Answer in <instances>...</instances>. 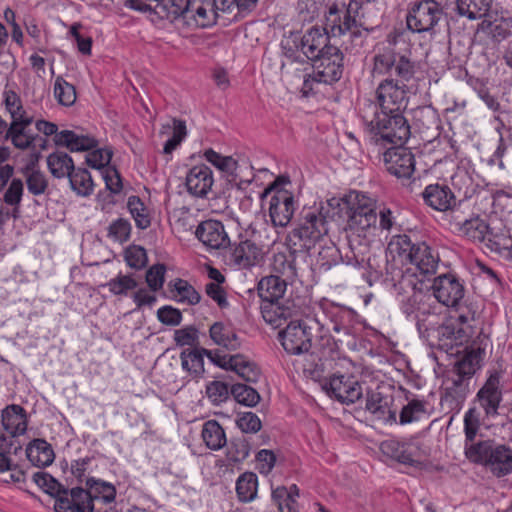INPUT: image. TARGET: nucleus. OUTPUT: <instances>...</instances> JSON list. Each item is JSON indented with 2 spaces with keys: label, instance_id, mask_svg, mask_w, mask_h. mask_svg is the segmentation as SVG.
I'll list each match as a JSON object with an SVG mask.
<instances>
[{
  "label": "nucleus",
  "instance_id": "obj_32",
  "mask_svg": "<svg viewBox=\"0 0 512 512\" xmlns=\"http://www.w3.org/2000/svg\"><path fill=\"white\" fill-rule=\"evenodd\" d=\"M211 340L228 351H236L241 346L237 333L222 322H215L209 330Z\"/></svg>",
  "mask_w": 512,
  "mask_h": 512
},
{
  "label": "nucleus",
  "instance_id": "obj_17",
  "mask_svg": "<svg viewBox=\"0 0 512 512\" xmlns=\"http://www.w3.org/2000/svg\"><path fill=\"white\" fill-rule=\"evenodd\" d=\"M214 183L213 172L205 164L190 168L185 177V186L190 195L204 198L211 191Z\"/></svg>",
  "mask_w": 512,
  "mask_h": 512
},
{
  "label": "nucleus",
  "instance_id": "obj_53",
  "mask_svg": "<svg viewBox=\"0 0 512 512\" xmlns=\"http://www.w3.org/2000/svg\"><path fill=\"white\" fill-rule=\"evenodd\" d=\"M397 53L391 45L374 56L373 74H386L391 71L396 62Z\"/></svg>",
  "mask_w": 512,
  "mask_h": 512
},
{
  "label": "nucleus",
  "instance_id": "obj_6",
  "mask_svg": "<svg viewBox=\"0 0 512 512\" xmlns=\"http://www.w3.org/2000/svg\"><path fill=\"white\" fill-rule=\"evenodd\" d=\"M288 183V178L279 177L264 191V195L273 193L269 202V216L275 227H286L296 210L293 193L280 187Z\"/></svg>",
  "mask_w": 512,
  "mask_h": 512
},
{
  "label": "nucleus",
  "instance_id": "obj_3",
  "mask_svg": "<svg viewBox=\"0 0 512 512\" xmlns=\"http://www.w3.org/2000/svg\"><path fill=\"white\" fill-rule=\"evenodd\" d=\"M328 52L314 59L312 62V75L304 76L301 87L303 96H309L314 91L315 84L332 85L338 82L344 70V55L336 48H328Z\"/></svg>",
  "mask_w": 512,
  "mask_h": 512
},
{
  "label": "nucleus",
  "instance_id": "obj_15",
  "mask_svg": "<svg viewBox=\"0 0 512 512\" xmlns=\"http://www.w3.org/2000/svg\"><path fill=\"white\" fill-rule=\"evenodd\" d=\"M327 30L326 28L311 27L303 35L299 34L300 49L307 60L313 61L328 52V48L337 47L330 44V32Z\"/></svg>",
  "mask_w": 512,
  "mask_h": 512
},
{
  "label": "nucleus",
  "instance_id": "obj_52",
  "mask_svg": "<svg viewBox=\"0 0 512 512\" xmlns=\"http://www.w3.org/2000/svg\"><path fill=\"white\" fill-rule=\"evenodd\" d=\"M231 395L239 404L248 407H254L261 399L259 393L254 388L240 383L232 385Z\"/></svg>",
  "mask_w": 512,
  "mask_h": 512
},
{
  "label": "nucleus",
  "instance_id": "obj_22",
  "mask_svg": "<svg viewBox=\"0 0 512 512\" xmlns=\"http://www.w3.org/2000/svg\"><path fill=\"white\" fill-rule=\"evenodd\" d=\"M195 235L205 246L212 249L226 247L229 244L224 225L217 220L201 222L196 228Z\"/></svg>",
  "mask_w": 512,
  "mask_h": 512
},
{
  "label": "nucleus",
  "instance_id": "obj_55",
  "mask_svg": "<svg viewBox=\"0 0 512 512\" xmlns=\"http://www.w3.org/2000/svg\"><path fill=\"white\" fill-rule=\"evenodd\" d=\"M204 157L209 163L214 165L217 169L229 174H234L238 166L237 161L233 159V157L222 156L213 149L205 150Z\"/></svg>",
  "mask_w": 512,
  "mask_h": 512
},
{
  "label": "nucleus",
  "instance_id": "obj_16",
  "mask_svg": "<svg viewBox=\"0 0 512 512\" xmlns=\"http://www.w3.org/2000/svg\"><path fill=\"white\" fill-rule=\"evenodd\" d=\"M87 499L89 494L83 488H62L55 496L54 509L56 512H93V506L89 505Z\"/></svg>",
  "mask_w": 512,
  "mask_h": 512
},
{
  "label": "nucleus",
  "instance_id": "obj_9",
  "mask_svg": "<svg viewBox=\"0 0 512 512\" xmlns=\"http://www.w3.org/2000/svg\"><path fill=\"white\" fill-rule=\"evenodd\" d=\"M407 86L392 78L381 81L376 89L377 109L387 112H401L407 104Z\"/></svg>",
  "mask_w": 512,
  "mask_h": 512
},
{
  "label": "nucleus",
  "instance_id": "obj_56",
  "mask_svg": "<svg viewBox=\"0 0 512 512\" xmlns=\"http://www.w3.org/2000/svg\"><path fill=\"white\" fill-rule=\"evenodd\" d=\"M174 289L177 293L178 302L196 305L201 300V296L196 289L183 279H177L175 281Z\"/></svg>",
  "mask_w": 512,
  "mask_h": 512
},
{
  "label": "nucleus",
  "instance_id": "obj_35",
  "mask_svg": "<svg viewBox=\"0 0 512 512\" xmlns=\"http://www.w3.org/2000/svg\"><path fill=\"white\" fill-rule=\"evenodd\" d=\"M28 460L37 467L50 465L54 460V451L44 439L33 440L26 449Z\"/></svg>",
  "mask_w": 512,
  "mask_h": 512
},
{
  "label": "nucleus",
  "instance_id": "obj_47",
  "mask_svg": "<svg viewBox=\"0 0 512 512\" xmlns=\"http://www.w3.org/2000/svg\"><path fill=\"white\" fill-rule=\"evenodd\" d=\"M4 104L11 116V121H24L25 123L27 120L33 119V117L28 115L24 110L21 98L14 91L8 90L4 92Z\"/></svg>",
  "mask_w": 512,
  "mask_h": 512
},
{
  "label": "nucleus",
  "instance_id": "obj_57",
  "mask_svg": "<svg viewBox=\"0 0 512 512\" xmlns=\"http://www.w3.org/2000/svg\"><path fill=\"white\" fill-rule=\"evenodd\" d=\"M488 28L489 34L492 38L497 42H501L512 33V17L501 16L496 18L494 21L489 23Z\"/></svg>",
  "mask_w": 512,
  "mask_h": 512
},
{
  "label": "nucleus",
  "instance_id": "obj_30",
  "mask_svg": "<svg viewBox=\"0 0 512 512\" xmlns=\"http://www.w3.org/2000/svg\"><path fill=\"white\" fill-rule=\"evenodd\" d=\"M486 466L497 477H502L512 471V449L505 445L493 446L489 453Z\"/></svg>",
  "mask_w": 512,
  "mask_h": 512
},
{
  "label": "nucleus",
  "instance_id": "obj_8",
  "mask_svg": "<svg viewBox=\"0 0 512 512\" xmlns=\"http://www.w3.org/2000/svg\"><path fill=\"white\" fill-rule=\"evenodd\" d=\"M326 394L342 404H352L363 395L360 383L350 374L335 373L321 382Z\"/></svg>",
  "mask_w": 512,
  "mask_h": 512
},
{
  "label": "nucleus",
  "instance_id": "obj_58",
  "mask_svg": "<svg viewBox=\"0 0 512 512\" xmlns=\"http://www.w3.org/2000/svg\"><path fill=\"white\" fill-rule=\"evenodd\" d=\"M173 340L179 347H196L199 344V330L193 325L176 329L173 334Z\"/></svg>",
  "mask_w": 512,
  "mask_h": 512
},
{
  "label": "nucleus",
  "instance_id": "obj_14",
  "mask_svg": "<svg viewBox=\"0 0 512 512\" xmlns=\"http://www.w3.org/2000/svg\"><path fill=\"white\" fill-rule=\"evenodd\" d=\"M386 170L397 178H410L414 172L415 159L412 152L398 145L383 154Z\"/></svg>",
  "mask_w": 512,
  "mask_h": 512
},
{
  "label": "nucleus",
  "instance_id": "obj_4",
  "mask_svg": "<svg viewBox=\"0 0 512 512\" xmlns=\"http://www.w3.org/2000/svg\"><path fill=\"white\" fill-rule=\"evenodd\" d=\"M362 3L358 0H351L345 8V11L340 15L341 9L337 4H332L328 9L326 16V29L334 37H339L350 34L352 40H359L362 44L364 35L368 32L367 28L363 27L361 21Z\"/></svg>",
  "mask_w": 512,
  "mask_h": 512
},
{
  "label": "nucleus",
  "instance_id": "obj_62",
  "mask_svg": "<svg viewBox=\"0 0 512 512\" xmlns=\"http://www.w3.org/2000/svg\"><path fill=\"white\" fill-rule=\"evenodd\" d=\"M230 394L231 389L229 390L228 385L222 381H212L206 386V395L215 405L225 402Z\"/></svg>",
  "mask_w": 512,
  "mask_h": 512
},
{
  "label": "nucleus",
  "instance_id": "obj_34",
  "mask_svg": "<svg viewBox=\"0 0 512 512\" xmlns=\"http://www.w3.org/2000/svg\"><path fill=\"white\" fill-rule=\"evenodd\" d=\"M366 409L379 419L387 422L396 423V413L389 409V400L378 390H372L367 393Z\"/></svg>",
  "mask_w": 512,
  "mask_h": 512
},
{
  "label": "nucleus",
  "instance_id": "obj_43",
  "mask_svg": "<svg viewBox=\"0 0 512 512\" xmlns=\"http://www.w3.org/2000/svg\"><path fill=\"white\" fill-rule=\"evenodd\" d=\"M258 478L253 472L241 474L236 481V493L239 501L247 503L257 496Z\"/></svg>",
  "mask_w": 512,
  "mask_h": 512
},
{
  "label": "nucleus",
  "instance_id": "obj_51",
  "mask_svg": "<svg viewBox=\"0 0 512 512\" xmlns=\"http://www.w3.org/2000/svg\"><path fill=\"white\" fill-rule=\"evenodd\" d=\"M128 209L139 229H146L151 224L147 208L138 196H130L127 202Z\"/></svg>",
  "mask_w": 512,
  "mask_h": 512
},
{
  "label": "nucleus",
  "instance_id": "obj_40",
  "mask_svg": "<svg viewBox=\"0 0 512 512\" xmlns=\"http://www.w3.org/2000/svg\"><path fill=\"white\" fill-rule=\"evenodd\" d=\"M492 0H457L456 9L460 16L470 20L480 19L487 15Z\"/></svg>",
  "mask_w": 512,
  "mask_h": 512
},
{
  "label": "nucleus",
  "instance_id": "obj_23",
  "mask_svg": "<svg viewBox=\"0 0 512 512\" xmlns=\"http://www.w3.org/2000/svg\"><path fill=\"white\" fill-rule=\"evenodd\" d=\"M282 72L288 75L294 66L307 67L309 62L299 53L301 51L299 44V34L290 33L281 41Z\"/></svg>",
  "mask_w": 512,
  "mask_h": 512
},
{
  "label": "nucleus",
  "instance_id": "obj_49",
  "mask_svg": "<svg viewBox=\"0 0 512 512\" xmlns=\"http://www.w3.org/2000/svg\"><path fill=\"white\" fill-rule=\"evenodd\" d=\"M485 350L477 347L467 349L464 357L458 362L457 371L464 375H473L480 368Z\"/></svg>",
  "mask_w": 512,
  "mask_h": 512
},
{
  "label": "nucleus",
  "instance_id": "obj_10",
  "mask_svg": "<svg viewBox=\"0 0 512 512\" xmlns=\"http://www.w3.org/2000/svg\"><path fill=\"white\" fill-rule=\"evenodd\" d=\"M284 350L291 355L307 353L311 346V335L299 321L291 320L287 327L279 333Z\"/></svg>",
  "mask_w": 512,
  "mask_h": 512
},
{
  "label": "nucleus",
  "instance_id": "obj_45",
  "mask_svg": "<svg viewBox=\"0 0 512 512\" xmlns=\"http://www.w3.org/2000/svg\"><path fill=\"white\" fill-rule=\"evenodd\" d=\"M68 178L71 189L77 195L87 197L93 193L94 183L87 169L75 168Z\"/></svg>",
  "mask_w": 512,
  "mask_h": 512
},
{
  "label": "nucleus",
  "instance_id": "obj_20",
  "mask_svg": "<svg viewBox=\"0 0 512 512\" xmlns=\"http://www.w3.org/2000/svg\"><path fill=\"white\" fill-rule=\"evenodd\" d=\"M297 312L293 302L289 300L262 301L261 314L264 321L275 328L292 319Z\"/></svg>",
  "mask_w": 512,
  "mask_h": 512
},
{
  "label": "nucleus",
  "instance_id": "obj_1",
  "mask_svg": "<svg viewBox=\"0 0 512 512\" xmlns=\"http://www.w3.org/2000/svg\"><path fill=\"white\" fill-rule=\"evenodd\" d=\"M362 119L372 141L378 145H403L410 137V126L401 112L379 111L369 102L362 109Z\"/></svg>",
  "mask_w": 512,
  "mask_h": 512
},
{
  "label": "nucleus",
  "instance_id": "obj_31",
  "mask_svg": "<svg viewBox=\"0 0 512 512\" xmlns=\"http://www.w3.org/2000/svg\"><path fill=\"white\" fill-rule=\"evenodd\" d=\"M24 195V183L21 178H11L7 184V188L3 194L2 201L11 207V211L6 212L7 218L14 219L20 216V207Z\"/></svg>",
  "mask_w": 512,
  "mask_h": 512
},
{
  "label": "nucleus",
  "instance_id": "obj_64",
  "mask_svg": "<svg viewBox=\"0 0 512 512\" xmlns=\"http://www.w3.org/2000/svg\"><path fill=\"white\" fill-rule=\"evenodd\" d=\"M193 1L191 0H163L160 4L167 11V14L173 18L182 17L184 20Z\"/></svg>",
  "mask_w": 512,
  "mask_h": 512
},
{
  "label": "nucleus",
  "instance_id": "obj_11",
  "mask_svg": "<svg viewBox=\"0 0 512 512\" xmlns=\"http://www.w3.org/2000/svg\"><path fill=\"white\" fill-rule=\"evenodd\" d=\"M262 257V249L256 243L244 240L231 246L226 255V264L237 270L249 269L258 265Z\"/></svg>",
  "mask_w": 512,
  "mask_h": 512
},
{
  "label": "nucleus",
  "instance_id": "obj_12",
  "mask_svg": "<svg viewBox=\"0 0 512 512\" xmlns=\"http://www.w3.org/2000/svg\"><path fill=\"white\" fill-rule=\"evenodd\" d=\"M432 330L436 333L439 348L446 352L467 344L472 337L470 328H462L453 318L447 319L437 328L434 325Z\"/></svg>",
  "mask_w": 512,
  "mask_h": 512
},
{
  "label": "nucleus",
  "instance_id": "obj_37",
  "mask_svg": "<svg viewBox=\"0 0 512 512\" xmlns=\"http://www.w3.org/2000/svg\"><path fill=\"white\" fill-rule=\"evenodd\" d=\"M47 166L52 176L58 179L68 177L75 169L71 156L62 151L51 153L47 157Z\"/></svg>",
  "mask_w": 512,
  "mask_h": 512
},
{
  "label": "nucleus",
  "instance_id": "obj_50",
  "mask_svg": "<svg viewBox=\"0 0 512 512\" xmlns=\"http://www.w3.org/2000/svg\"><path fill=\"white\" fill-rule=\"evenodd\" d=\"M54 97L60 105L72 106L76 101V89L62 76H58L54 82Z\"/></svg>",
  "mask_w": 512,
  "mask_h": 512
},
{
  "label": "nucleus",
  "instance_id": "obj_44",
  "mask_svg": "<svg viewBox=\"0 0 512 512\" xmlns=\"http://www.w3.org/2000/svg\"><path fill=\"white\" fill-rule=\"evenodd\" d=\"M170 129H172V136L164 144V154H171L187 135L186 123L183 120L174 118L172 125L169 123L162 125L160 133L165 134Z\"/></svg>",
  "mask_w": 512,
  "mask_h": 512
},
{
  "label": "nucleus",
  "instance_id": "obj_36",
  "mask_svg": "<svg viewBox=\"0 0 512 512\" xmlns=\"http://www.w3.org/2000/svg\"><path fill=\"white\" fill-rule=\"evenodd\" d=\"M86 493L89 494V505L94 507L95 500H102L104 503H111L115 500L116 489L109 483L95 478L86 480Z\"/></svg>",
  "mask_w": 512,
  "mask_h": 512
},
{
  "label": "nucleus",
  "instance_id": "obj_33",
  "mask_svg": "<svg viewBox=\"0 0 512 512\" xmlns=\"http://www.w3.org/2000/svg\"><path fill=\"white\" fill-rule=\"evenodd\" d=\"M287 280L278 275H270L262 278L258 283V293L262 301L283 300L286 291Z\"/></svg>",
  "mask_w": 512,
  "mask_h": 512
},
{
  "label": "nucleus",
  "instance_id": "obj_59",
  "mask_svg": "<svg viewBox=\"0 0 512 512\" xmlns=\"http://www.w3.org/2000/svg\"><path fill=\"white\" fill-rule=\"evenodd\" d=\"M32 478L38 487L53 497L59 494L61 489L64 488L62 484H60L54 477L46 472H36L33 474Z\"/></svg>",
  "mask_w": 512,
  "mask_h": 512
},
{
  "label": "nucleus",
  "instance_id": "obj_41",
  "mask_svg": "<svg viewBox=\"0 0 512 512\" xmlns=\"http://www.w3.org/2000/svg\"><path fill=\"white\" fill-rule=\"evenodd\" d=\"M456 226L459 233L474 241H484L489 231L488 224L479 216L466 219L463 222H457Z\"/></svg>",
  "mask_w": 512,
  "mask_h": 512
},
{
  "label": "nucleus",
  "instance_id": "obj_48",
  "mask_svg": "<svg viewBox=\"0 0 512 512\" xmlns=\"http://www.w3.org/2000/svg\"><path fill=\"white\" fill-rule=\"evenodd\" d=\"M426 414V402L419 399H412L401 409L399 423L406 425L416 422L421 420Z\"/></svg>",
  "mask_w": 512,
  "mask_h": 512
},
{
  "label": "nucleus",
  "instance_id": "obj_27",
  "mask_svg": "<svg viewBox=\"0 0 512 512\" xmlns=\"http://www.w3.org/2000/svg\"><path fill=\"white\" fill-rule=\"evenodd\" d=\"M185 21L199 28H205L216 22L217 13L209 0H193Z\"/></svg>",
  "mask_w": 512,
  "mask_h": 512
},
{
  "label": "nucleus",
  "instance_id": "obj_63",
  "mask_svg": "<svg viewBox=\"0 0 512 512\" xmlns=\"http://www.w3.org/2000/svg\"><path fill=\"white\" fill-rule=\"evenodd\" d=\"M131 224L128 220L119 218L113 221L108 228V237L116 242H126L130 237Z\"/></svg>",
  "mask_w": 512,
  "mask_h": 512
},
{
  "label": "nucleus",
  "instance_id": "obj_25",
  "mask_svg": "<svg viewBox=\"0 0 512 512\" xmlns=\"http://www.w3.org/2000/svg\"><path fill=\"white\" fill-rule=\"evenodd\" d=\"M39 154L34 157L21 168V173L25 178L29 193L34 196L44 194L48 188V180L46 175L38 168Z\"/></svg>",
  "mask_w": 512,
  "mask_h": 512
},
{
  "label": "nucleus",
  "instance_id": "obj_42",
  "mask_svg": "<svg viewBox=\"0 0 512 512\" xmlns=\"http://www.w3.org/2000/svg\"><path fill=\"white\" fill-rule=\"evenodd\" d=\"M457 316L453 318L462 327H469L471 336L475 333V323L480 316V309L478 305L472 301H464L455 307Z\"/></svg>",
  "mask_w": 512,
  "mask_h": 512
},
{
  "label": "nucleus",
  "instance_id": "obj_26",
  "mask_svg": "<svg viewBox=\"0 0 512 512\" xmlns=\"http://www.w3.org/2000/svg\"><path fill=\"white\" fill-rule=\"evenodd\" d=\"M222 369L234 371L238 376L247 382L255 383L261 375L259 367L242 354L230 355V358L223 361Z\"/></svg>",
  "mask_w": 512,
  "mask_h": 512
},
{
  "label": "nucleus",
  "instance_id": "obj_29",
  "mask_svg": "<svg viewBox=\"0 0 512 512\" xmlns=\"http://www.w3.org/2000/svg\"><path fill=\"white\" fill-rule=\"evenodd\" d=\"M33 119L16 122L11 121L5 139L10 140L12 145L19 150H26L33 146L36 136L28 129Z\"/></svg>",
  "mask_w": 512,
  "mask_h": 512
},
{
  "label": "nucleus",
  "instance_id": "obj_18",
  "mask_svg": "<svg viewBox=\"0 0 512 512\" xmlns=\"http://www.w3.org/2000/svg\"><path fill=\"white\" fill-rule=\"evenodd\" d=\"M477 398L487 417L498 415V408L502 401L500 374L498 372L490 375L483 387L478 391Z\"/></svg>",
  "mask_w": 512,
  "mask_h": 512
},
{
  "label": "nucleus",
  "instance_id": "obj_39",
  "mask_svg": "<svg viewBox=\"0 0 512 512\" xmlns=\"http://www.w3.org/2000/svg\"><path fill=\"white\" fill-rule=\"evenodd\" d=\"M181 366L192 378H200L204 373V358L200 348L184 349L180 353Z\"/></svg>",
  "mask_w": 512,
  "mask_h": 512
},
{
  "label": "nucleus",
  "instance_id": "obj_19",
  "mask_svg": "<svg viewBox=\"0 0 512 512\" xmlns=\"http://www.w3.org/2000/svg\"><path fill=\"white\" fill-rule=\"evenodd\" d=\"M439 263V255L425 242L415 243L412 254L409 255L407 264L415 267L414 273L424 277L435 274Z\"/></svg>",
  "mask_w": 512,
  "mask_h": 512
},
{
  "label": "nucleus",
  "instance_id": "obj_7",
  "mask_svg": "<svg viewBox=\"0 0 512 512\" xmlns=\"http://www.w3.org/2000/svg\"><path fill=\"white\" fill-rule=\"evenodd\" d=\"M443 16L441 5L435 0H422L412 4L406 16L407 27L412 32H430Z\"/></svg>",
  "mask_w": 512,
  "mask_h": 512
},
{
  "label": "nucleus",
  "instance_id": "obj_28",
  "mask_svg": "<svg viewBox=\"0 0 512 512\" xmlns=\"http://www.w3.org/2000/svg\"><path fill=\"white\" fill-rule=\"evenodd\" d=\"M3 428L11 436L22 435L27 430L26 412L20 405L12 404L2 411Z\"/></svg>",
  "mask_w": 512,
  "mask_h": 512
},
{
  "label": "nucleus",
  "instance_id": "obj_5",
  "mask_svg": "<svg viewBox=\"0 0 512 512\" xmlns=\"http://www.w3.org/2000/svg\"><path fill=\"white\" fill-rule=\"evenodd\" d=\"M327 233V220L322 208H308L303 209L300 222L291 233V240H298L300 247L308 251Z\"/></svg>",
  "mask_w": 512,
  "mask_h": 512
},
{
  "label": "nucleus",
  "instance_id": "obj_61",
  "mask_svg": "<svg viewBox=\"0 0 512 512\" xmlns=\"http://www.w3.org/2000/svg\"><path fill=\"white\" fill-rule=\"evenodd\" d=\"M394 71L396 76L401 81H410L412 78H414L417 67L415 62L411 61L409 58H407L404 55L397 54L396 62L394 64Z\"/></svg>",
  "mask_w": 512,
  "mask_h": 512
},
{
  "label": "nucleus",
  "instance_id": "obj_24",
  "mask_svg": "<svg viewBox=\"0 0 512 512\" xmlns=\"http://www.w3.org/2000/svg\"><path fill=\"white\" fill-rule=\"evenodd\" d=\"M57 146H63L71 152L89 151L97 147V140L87 134L72 130H62L54 138Z\"/></svg>",
  "mask_w": 512,
  "mask_h": 512
},
{
  "label": "nucleus",
  "instance_id": "obj_54",
  "mask_svg": "<svg viewBox=\"0 0 512 512\" xmlns=\"http://www.w3.org/2000/svg\"><path fill=\"white\" fill-rule=\"evenodd\" d=\"M493 446L488 441L465 442V454L469 460L486 465Z\"/></svg>",
  "mask_w": 512,
  "mask_h": 512
},
{
  "label": "nucleus",
  "instance_id": "obj_13",
  "mask_svg": "<svg viewBox=\"0 0 512 512\" xmlns=\"http://www.w3.org/2000/svg\"><path fill=\"white\" fill-rule=\"evenodd\" d=\"M435 299L444 306L456 307L464 297V286L453 274H443L432 285Z\"/></svg>",
  "mask_w": 512,
  "mask_h": 512
},
{
  "label": "nucleus",
  "instance_id": "obj_21",
  "mask_svg": "<svg viewBox=\"0 0 512 512\" xmlns=\"http://www.w3.org/2000/svg\"><path fill=\"white\" fill-rule=\"evenodd\" d=\"M426 205L440 212L451 210L456 205V197L449 186L444 184H430L422 192Z\"/></svg>",
  "mask_w": 512,
  "mask_h": 512
},
{
  "label": "nucleus",
  "instance_id": "obj_46",
  "mask_svg": "<svg viewBox=\"0 0 512 512\" xmlns=\"http://www.w3.org/2000/svg\"><path fill=\"white\" fill-rule=\"evenodd\" d=\"M415 244H413L409 236L395 235L391 238L387 246V251L392 255L393 259L399 258L402 264H407L409 255L412 254Z\"/></svg>",
  "mask_w": 512,
  "mask_h": 512
},
{
  "label": "nucleus",
  "instance_id": "obj_38",
  "mask_svg": "<svg viewBox=\"0 0 512 512\" xmlns=\"http://www.w3.org/2000/svg\"><path fill=\"white\" fill-rule=\"evenodd\" d=\"M201 436L207 448L211 450H220L227 443L224 429L216 420H208L203 424Z\"/></svg>",
  "mask_w": 512,
  "mask_h": 512
},
{
  "label": "nucleus",
  "instance_id": "obj_60",
  "mask_svg": "<svg viewBox=\"0 0 512 512\" xmlns=\"http://www.w3.org/2000/svg\"><path fill=\"white\" fill-rule=\"evenodd\" d=\"M377 221V212L372 213H363L359 214V212L351 213L349 219V225L351 228H354L358 231L365 232L368 229H377L376 226Z\"/></svg>",
  "mask_w": 512,
  "mask_h": 512
},
{
  "label": "nucleus",
  "instance_id": "obj_2",
  "mask_svg": "<svg viewBox=\"0 0 512 512\" xmlns=\"http://www.w3.org/2000/svg\"><path fill=\"white\" fill-rule=\"evenodd\" d=\"M408 286L412 288V293L400 301V310L405 317L414 321L417 331L421 336L430 335L431 329L437 324L438 318L437 305L432 299V295L416 289L415 285L409 279L403 278L396 289Z\"/></svg>",
  "mask_w": 512,
  "mask_h": 512
}]
</instances>
